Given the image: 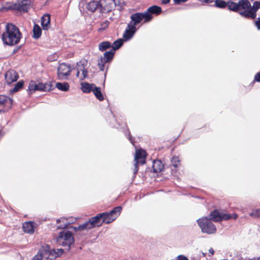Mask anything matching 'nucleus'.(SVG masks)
I'll use <instances>...</instances> for the list:
<instances>
[{
  "mask_svg": "<svg viewBox=\"0 0 260 260\" xmlns=\"http://www.w3.org/2000/svg\"><path fill=\"white\" fill-rule=\"evenodd\" d=\"M115 52L113 50L106 52L103 56L108 62L110 61L113 58Z\"/></svg>",
  "mask_w": 260,
  "mask_h": 260,
  "instance_id": "7c9ffc66",
  "label": "nucleus"
},
{
  "mask_svg": "<svg viewBox=\"0 0 260 260\" xmlns=\"http://www.w3.org/2000/svg\"><path fill=\"white\" fill-rule=\"evenodd\" d=\"M40 253L42 255V258L44 260L49 259L50 247L48 245L43 246L39 250Z\"/></svg>",
  "mask_w": 260,
  "mask_h": 260,
  "instance_id": "6ab92c4d",
  "label": "nucleus"
},
{
  "mask_svg": "<svg viewBox=\"0 0 260 260\" xmlns=\"http://www.w3.org/2000/svg\"><path fill=\"white\" fill-rule=\"evenodd\" d=\"M146 156V153L145 151L142 149L137 150L135 156V162H137L138 164H140L144 165L145 164V158Z\"/></svg>",
  "mask_w": 260,
  "mask_h": 260,
  "instance_id": "4468645a",
  "label": "nucleus"
},
{
  "mask_svg": "<svg viewBox=\"0 0 260 260\" xmlns=\"http://www.w3.org/2000/svg\"><path fill=\"white\" fill-rule=\"evenodd\" d=\"M248 260H260V257H258L257 258H253V259H248Z\"/></svg>",
  "mask_w": 260,
  "mask_h": 260,
  "instance_id": "5fc2aeb1",
  "label": "nucleus"
},
{
  "mask_svg": "<svg viewBox=\"0 0 260 260\" xmlns=\"http://www.w3.org/2000/svg\"><path fill=\"white\" fill-rule=\"evenodd\" d=\"M37 90L49 91L51 89V85L50 82H47L45 84L39 83L37 84Z\"/></svg>",
  "mask_w": 260,
  "mask_h": 260,
  "instance_id": "4be33fe9",
  "label": "nucleus"
},
{
  "mask_svg": "<svg viewBox=\"0 0 260 260\" xmlns=\"http://www.w3.org/2000/svg\"><path fill=\"white\" fill-rule=\"evenodd\" d=\"M177 260H189L186 256L180 255L177 256Z\"/></svg>",
  "mask_w": 260,
  "mask_h": 260,
  "instance_id": "49530a36",
  "label": "nucleus"
},
{
  "mask_svg": "<svg viewBox=\"0 0 260 260\" xmlns=\"http://www.w3.org/2000/svg\"><path fill=\"white\" fill-rule=\"evenodd\" d=\"M145 13L149 16L150 17V21L152 19V14H155L156 15H158L161 12V9L160 7L154 5L151 7H150L148 8L146 11L145 12Z\"/></svg>",
  "mask_w": 260,
  "mask_h": 260,
  "instance_id": "dca6fc26",
  "label": "nucleus"
},
{
  "mask_svg": "<svg viewBox=\"0 0 260 260\" xmlns=\"http://www.w3.org/2000/svg\"><path fill=\"white\" fill-rule=\"evenodd\" d=\"M122 210V207L117 206L115 207L111 212L101 213L102 215V221L106 224L113 222L119 215Z\"/></svg>",
  "mask_w": 260,
  "mask_h": 260,
  "instance_id": "0eeeda50",
  "label": "nucleus"
},
{
  "mask_svg": "<svg viewBox=\"0 0 260 260\" xmlns=\"http://www.w3.org/2000/svg\"><path fill=\"white\" fill-rule=\"evenodd\" d=\"M123 40L122 39H118L114 42L113 45H111L112 50L115 52V50L118 49L122 45Z\"/></svg>",
  "mask_w": 260,
  "mask_h": 260,
  "instance_id": "2f4dec72",
  "label": "nucleus"
},
{
  "mask_svg": "<svg viewBox=\"0 0 260 260\" xmlns=\"http://www.w3.org/2000/svg\"><path fill=\"white\" fill-rule=\"evenodd\" d=\"M137 31L136 27L132 25V22L129 23L123 35V37L125 41L131 39Z\"/></svg>",
  "mask_w": 260,
  "mask_h": 260,
  "instance_id": "ddd939ff",
  "label": "nucleus"
},
{
  "mask_svg": "<svg viewBox=\"0 0 260 260\" xmlns=\"http://www.w3.org/2000/svg\"><path fill=\"white\" fill-rule=\"evenodd\" d=\"M56 241L58 244L67 246L69 249L71 246L74 243V238L71 232L64 230L58 233Z\"/></svg>",
  "mask_w": 260,
  "mask_h": 260,
  "instance_id": "f03ea898",
  "label": "nucleus"
},
{
  "mask_svg": "<svg viewBox=\"0 0 260 260\" xmlns=\"http://www.w3.org/2000/svg\"><path fill=\"white\" fill-rule=\"evenodd\" d=\"M227 7L230 10L233 11H239L238 3H236L231 1H229L227 3Z\"/></svg>",
  "mask_w": 260,
  "mask_h": 260,
  "instance_id": "c756f323",
  "label": "nucleus"
},
{
  "mask_svg": "<svg viewBox=\"0 0 260 260\" xmlns=\"http://www.w3.org/2000/svg\"><path fill=\"white\" fill-rule=\"evenodd\" d=\"M172 165L175 167H177L180 164V160L178 157L174 156L171 160Z\"/></svg>",
  "mask_w": 260,
  "mask_h": 260,
  "instance_id": "e433bc0d",
  "label": "nucleus"
},
{
  "mask_svg": "<svg viewBox=\"0 0 260 260\" xmlns=\"http://www.w3.org/2000/svg\"><path fill=\"white\" fill-rule=\"evenodd\" d=\"M102 215L101 213L97 214L95 216L90 218L89 220L83 224L80 225L79 228L81 229H85L86 231L93 229L96 226H100L103 223Z\"/></svg>",
  "mask_w": 260,
  "mask_h": 260,
  "instance_id": "423d86ee",
  "label": "nucleus"
},
{
  "mask_svg": "<svg viewBox=\"0 0 260 260\" xmlns=\"http://www.w3.org/2000/svg\"><path fill=\"white\" fill-rule=\"evenodd\" d=\"M81 85L82 90L85 93H89L91 91H92L95 87L94 84L88 83H82Z\"/></svg>",
  "mask_w": 260,
  "mask_h": 260,
  "instance_id": "5701e85b",
  "label": "nucleus"
},
{
  "mask_svg": "<svg viewBox=\"0 0 260 260\" xmlns=\"http://www.w3.org/2000/svg\"><path fill=\"white\" fill-rule=\"evenodd\" d=\"M30 6L31 0H18L15 3L8 4V7L6 9L25 13L28 11Z\"/></svg>",
  "mask_w": 260,
  "mask_h": 260,
  "instance_id": "39448f33",
  "label": "nucleus"
},
{
  "mask_svg": "<svg viewBox=\"0 0 260 260\" xmlns=\"http://www.w3.org/2000/svg\"><path fill=\"white\" fill-rule=\"evenodd\" d=\"M209 252L211 254V255H213L214 253V250L212 248H210L209 249Z\"/></svg>",
  "mask_w": 260,
  "mask_h": 260,
  "instance_id": "603ef678",
  "label": "nucleus"
},
{
  "mask_svg": "<svg viewBox=\"0 0 260 260\" xmlns=\"http://www.w3.org/2000/svg\"><path fill=\"white\" fill-rule=\"evenodd\" d=\"M150 17L147 15L145 12L136 13L131 16V22L132 25L136 27V25L139 23H147L150 22Z\"/></svg>",
  "mask_w": 260,
  "mask_h": 260,
  "instance_id": "6e6552de",
  "label": "nucleus"
},
{
  "mask_svg": "<svg viewBox=\"0 0 260 260\" xmlns=\"http://www.w3.org/2000/svg\"><path fill=\"white\" fill-rule=\"evenodd\" d=\"M109 25V22L107 20L101 23V27L99 28L100 30H104Z\"/></svg>",
  "mask_w": 260,
  "mask_h": 260,
  "instance_id": "ea45409f",
  "label": "nucleus"
},
{
  "mask_svg": "<svg viewBox=\"0 0 260 260\" xmlns=\"http://www.w3.org/2000/svg\"><path fill=\"white\" fill-rule=\"evenodd\" d=\"M85 62V61L81 60L77 63L76 67V77L81 80H84L87 76L88 71L84 66Z\"/></svg>",
  "mask_w": 260,
  "mask_h": 260,
  "instance_id": "9b49d317",
  "label": "nucleus"
},
{
  "mask_svg": "<svg viewBox=\"0 0 260 260\" xmlns=\"http://www.w3.org/2000/svg\"><path fill=\"white\" fill-rule=\"evenodd\" d=\"M24 84V82L23 80L19 81L18 82H17L15 87L12 89L13 92H17L20 89H21Z\"/></svg>",
  "mask_w": 260,
  "mask_h": 260,
  "instance_id": "c9c22d12",
  "label": "nucleus"
},
{
  "mask_svg": "<svg viewBox=\"0 0 260 260\" xmlns=\"http://www.w3.org/2000/svg\"><path fill=\"white\" fill-rule=\"evenodd\" d=\"M215 5L219 8H224L227 6V3L221 0H216Z\"/></svg>",
  "mask_w": 260,
  "mask_h": 260,
  "instance_id": "f704fd0d",
  "label": "nucleus"
},
{
  "mask_svg": "<svg viewBox=\"0 0 260 260\" xmlns=\"http://www.w3.org/2000/svg\"><path fill=\"white\" fill-rule=\"evenodd\" d=\"M37 84L34 81H31L28 85V90L30 92H34L37 90Z\"/></svg>",
  "mask_w": 260,
  "mask_h": 260,
  "instance_id": "473e14b6",
  "label": "nucleus"
},
{
  "mask_svg": "<svg viewBox=\"0 0 260 260\" xmlns=\"http://www.w3.org/2000/svg\"><path fill=\"white\" fill-rule=\"evenodd\" d=\"M57 223V228L60 229H64L68 227L69 225L68 224L67 218L64 217H61L56 220Z\"/></svg>",
  "mask_w": 260,
  "mask_h": 260,
  "instance_id": "b1692460",
  "label": "nucleus"
},
{
  "mask_svg": "<svg viewBox=\"0 0 260 260\" xmlns=\"http://www.w3.org/2000/svg\"><path fill=\"white\" fill-rule=\"evenodd\" d=\"M250 216L252 217H260V209L253 210L250 213Z\"/></svg>",
  "mask_w": 260,
  "mask_h": 260,
  "instance_id": "4c0bfd02",
  "label": "nucleus"
},
{
  "mask_svg": "<svg viewBox=\"0 0 260 260\" xmlns=\"http://www.w3.org/2000/svg\"><path fill=\"white\" fill-rule=\"evenodd\" d=\"M110 47H111V44L107 41L103 42L99 45V49L101 51H104Z\"/></svg>",
  "mask_w": 260,
  "mask_h": 260,
  "instance_id": "c85d7f7f",
  "label": "nucleus"
},
{
  "mask_svg": "<svg viewBox=\"0 0 260 260\" xmlns=\"http://www.w3.org/2000/svg\"><path fill=\"white\" fill-rule=\"evenodd\" d=\"M80 226V225L78 226L77 227H76V226H71V228H73L74 230L75 231H80V232H86V230L85 229H79V228Z\"/></svg>",
  "mask_w": 260,
  "mask_h": 260,
  "instance_id": "c03bdc74",
  "label": "nucleus"
},
{
  "mask_svg": "<svg viewBox=\"0 0 260 260\" xmlns=\"http://www.w3.org/2000/svg\"><path fill=\"white\" fill-rule=\"evenodd\" d=\"M72 68L70 66L64 63H60L57 69V75L59 79H67L70 75Z\"/></svg>",
  "mask_w": 260,
  "mask_h": 260,
  "instance_id": "1a4fd4ad",
  "label": "nucleus"
},
{
  "mask_svg": "<svg viewBox=\"0 0 260 260\" xmlns=\"http://www.w3.org/2000/svg\"><path fill=\"white\" fill-rule=\"evenodd\" d=\"M102 7L101 4L98 1H91L87 4L86 8L89 11L93 12L98 9H100Z\"/></svg>",
  "mask_w": 260,
  "mask_h": 260,
  "instance_id": "a211bd4d",
  "label": "nucleus"
},
{
  "mask_svg": "<svg viewBox=\"0 0 260 260\" xmlns=\"http://www.w3.org/2000/svg\"><path fill=\"white\" fill-rule=\"evenodd\" d=\"M12 105V100L6 95H0V112H4L10 109Z\"/></svg>",
  "mask_w": 260,
  "mask_h": 260,
  "instance_id": "f8f14e48",
  "label": "nucleus"
},
{
  "mask_svg": "<svg viewBox=\"0 0 260 260\" xmlns=\"http://www.w3.org/2000/svg\"><path fill=\"white\" fill-rule=\"evenodd\" d=\"M255 25L258 29H260V18L255 22Z\"/></svg>",
  "mask_w": 260,
  "mask_h": 260,
  "instance_id": "8fccbe9b",
  "label": "nucleus"
},
{
  "mask_svg": "<svg viewBox=\"0 0 260 260\" xmlns=\"http://www.w3.org/2000/svg\"><path fill=\"white\" fill-rule=\"evenodd\" d=\"M107 62H108V61H106V60L103 56H102L99 60L98 66L101 71H104L105 68V64Z\"/></svg>",
  "mask_w": 260,
  "mask_h": 260,
  "instance_id": "72a5a7b5",
  "label": "nucleus"
},
{
  "mask_svg": "<svg viewBox=\"0 0 260 260\" xmlns=\"http://www.w3.org/2000/svg\"><path fill=\"white\" fill-rule=\"evenodd\" d=\"M19 76L17 73L14 70H9L5 75V79L8 84H10L15 82L18 79Z\"/></svg>",
  "mask_w": 260,
  "mask_h": 260,
  "instance_id": "2eb2a0df",
  "label": "nucleus"
},
{
  "mask_svg": "<svg viewBox=\"0 0 260 260\" xmlns=\"http://www.w3.org/2000/svg\"><path fill=\"white\" fill-rule=\"evenodd\" d=\"M138 165V164H137V162H135V164H134L135 168L133 170V173L135 175L137 173L138 170H139Z\"/></svg>",
  "mask_w": 260,
  "mask_h": 260,
  "instance_id": "a18cd8bd",
  "label": "nucleus"
},
{
  "mask_svg": "<svg viewBox=\"0 0 260 260\" xmlns=\"http://www.w3.org/2000/svg\"><path fill=\"white\" fill-rule=\"evenodd\" d=\"M152 167L154 172L155 173L160 172L164 168L162 162L158 160L153 161Z\"/></svg>",
  "mask_w": 260,
  "mask_h": 260,
  "instance_id": "393cba45",
  "label": "nucleus"
},
{
  "mask_svg": "<svg viewBox=\"0 0 260 260\" xmlns=\"http://www.w3.org/2000/svg\"><path fill=\"white\" fill-rule=\"evenodd\" d=\"M41 24L44 30H48L50 27V15L45 14L42 17Z\"/></svg>",
  "mask_w": 260,
  "mask_h": 260,
  "instance_id": "f3484780",
  "label": "nucleus"
},
{
  "mask_svg": "<svg viewBox=\"0 0 260 260\" xmlns=\"http://www.w3.org/2000/svg\"><path fill=\"white\" fill-rule=\"evenodd\" d=\"M68 225L75 222L76 221V219L74 217H69L67 218Z\"/></svg>",
  "mask_w": 260,
  "mask_h": 260,
  "instance_id": "79ce46f5",
  "label": "nucleus"
},
{
  "mask_svg": "<svg viewBox=\"0 0 260 260\" xmlns=\"http://www.w3.org/2000/svg\"><path fill=\"white\" fill-rule=\"evenodd\" d=\"M203 1H204V2H206V3H211L212 2V0H202Z\"/></svg>",
  "mask_w": 260,
  "mask_h": 260,
  "instance_id": "864d4df0",
  "label": "nucleus"
},
{
  "mask_svg": "<svg viewBox=\"0 0 260 260\" xmlns=\"http://www.w3.org/2000/svg\"><path fill=\"white\" fill-rule=\"evenodd\" d=\"M254 80L257 82H260V72L255 75Z\"/></svg>",
  "mask_w": 260,
  "mask_h": 260,
  "instance_id": "de8ad7c7",
  "label": "nucleus"
},
{
  "mask_svg": "<svg viewBox=\"0 0 260 260\" xmlns=\"http://www.w3.org/2000/svg\"><path fill=\"white\" fill-rule=\"evenodd\" d=\"M212 221L218 222L222 220H227L231 219H236L238 217L237 214H227L223 211L217 210L212 211L208 217Z\"/></svg>",
  "mask_w": 260,
  "mask_h": 260,
  "instance_id": "20e7f679",
  "label": "nucleus"
},
{
  "mask_svg": "<svg viewBox=\"0 0 260 260\" xmlns=\"http://www.w3.org/2000/svg\"><path fill=\"white\" fill-rule=\"evenodd\" d=\"M54 250L56 252V257L60 256L63 253V250L62 249H54Z\"/></svg>",
  "mask_w": 260,
  "mask_h": 260,
  "instance_id": "a19ab883",
  "label": "nucleus"
},
{
  "mask_svg": "<svg viewBox=\"0 0 260 260\" xmlns=\"http://www.w3.org/2000/svg\"><path fill=\"white\" fill-rule=\"evenodd\" d=\"M187 0H174L175 4H180L181 3H184L186 2Z\"/></svg>",
  "mask_w": 260,
  "mask_h": 260,
  "instance_id": "09e8293b",
  "label": "nucleus"
},
{
  "mask_svg": "<svg viewBox=\"0 0 260 260\" xmlns=\"http://www.w3.org/2000/svg\"><path fill=\"white\" fill-rule=\"evenodd\" d=\"M42 34V30L40 27L37 25L35 24L33 28V37L35 39H38L39 38Z\"/></svg>",
  "mask_w": 260,
  "mask_h": 260,
  "instance_id": "a878e982",
  "label": "nucleus"
},
{
  "mask_svg": "<svg viewBox=\"0 0 260 260\" xmlns=\"http://www.w3.org/2000/svg\"><path fill=\"white\" fill-rule=\"evenodd\" d=\"M34 222H25L23 224V229L24 232L32 234L34 232Z\"/></svg>",
  "mask_w": 260,
  "mask_h": 260,
  "instance_id": "412c9836",
  "label": "nucleus"
},
{
  "mask_svg": "<svg viewBox=\"0 0 260 260\" xmlns=\"http://www.w3.org/2000/svg\"><path fill=\"white\" fill-rule=\"evenodd\" d=\"M21 38V33L16 26L8 24L6 26V31L2 35V40L4 44L13 46L18 44Z\"/></svg>",
  "mask_w": 260,
  "mask_h": 260,
  "instance_id": "f257e3e1",
  "label": "nucleus"
},
{
  "mask_svg": "<svg viewBox=\"0 0 260 260\" xmlns=\"http://www.w3.org/2000/svg\"><path fill=\"white\" fill-rule=\"evenodd\" d=\"M56 258V252L54 249H50L49 251V259L52 260Z\"/></svg>",
  "mask_w": 260,
  "mask_h": 260,
  "instance_id": "58836bf2",
  "label": "nucleus"
},
{
  "mask_svg": "<svg viewBox=\"0 0 260 260\" xmlns=\"http://www.w3.org/2000/svg\"><path fill=\"white\" fill-rule=\"evenodd\" d=\"M129 140H130L132 144H133V141H132V138H131V137L129 138Z\"/></svg>",
  "mask_w": 260,
  "mask_h": 260,
  "instance_id": "6e6d98bb",
  "label": "nucleus"
},
{
  "mask_svg": "<svg viewBox=\"0 0 260 260\" xmlns=\"http://www.w3.org/2000/svg\"><path fill=\"white\" fill-rule=\"evenodd\" d=\"M170 0H161L162 4H167L170 2Z\"/></svg>",
  "mask_w": 260,
  "mask_h": 260,
  "instance_id": "3c124183",
  "label": "nucleus"
},
{
  "mask_svg": "<svg viewBox=\"0 0 260 260\" xmlns=\"http://www.w3.org/2000/svg\"><path fill=\"white\" fill-rule=\"evenodd\" d=\"M239 11L243 10L244 11H250L251 8V4L247 0H240L238 2Z\"/></svg>",
  "mask_w": 260,
  "mask_h": 260,
  "instance_id": "aec40b11",
  "label": "nucleus"
},
{
  "mask_svg": "<svg viewBox=\"0 0 260 260\" xmlns=\"http://www.w3.org/2000/svg\"><path fill=\"white\" fill-rule=\"evenodd\" d=\"M33 260H44L42 258V255L40 253V251H39L38 254L36 255L34 258Z\"/></svg>",
  "mask_w": 260,
  "mask_h": 260,
  "instance_id": "37998d69",
  "label": "nucleus"
},
{
  "mask_svg": "<svg viewBox=\"0 0 260 260\" xmlns=\"http://www.w3.org/2000/svg\"><path fill=\"white\" fill-rule=\"evenodd\" d=\"M93 94L95 97L100 101L104 100V97L101 91L100 87H95L93 90L92 91Z\"/></svg>",
  "mask_w": 260,
  "mask_h": 260,
  "instance_id": "cd10ccee",
  "label": "nucleus"
},
{
  "mask_svg": "<svg viewBox=\"0 0 260 260\" xmlns=\"http://www.w3.org/2000/svg\"><path fill=\"white\" fill-rule=\"evenodd\" d=\"M56 87L60 90L67 91L69 89V85L67 82H58L56 84Z\"/></svg>",
  "mask_w": 260,
  "mask_h": 260,
  "instance_id": "bb28decb",
  "label": "nucleus"
},
{
  "mask_svg": "<svg viewBox=\"0 0 260 260\" xmlns=\"http://www.w3.org/2000/svg\"><path fill=\"white\" fill-rule=\"evenodd\" d=\"M198 224L204 233L212 234L216 232L215 225L208 217H204L197 220Z\"/></svg>",
  "mask_w": 260,
  "mask_h": 260,
  "instance_id": "7ed1b4c3",
  "label": "nucleus"
},
{
  "mask_svg": "<svg viewBox=\"0 0 260 260\" xmlns=\"http://www.w3.org/2000/svg\"><path fill=\"white\" fill-rule=\"evenodd\" d=\"M3 8L0 5V11L2 10Z\"/></svg>",
  "mask_w": 260,
  "mask_h": 260,
  "instance_id": "4d7b16f0",
  "label": "nucleus"
},
{
  "mask_svg": "<svg viewBox=\"0 0 260 260\" xmlns=\"http://www.w3.org/2000/svg\"><path fill=\"white\" fill-rule=\"evenodd\" d=\"M260 9V2L255 1L253 3V6L250 8V11H243L240 12V15L245 17H251L253 19L256 17V12Z\"/></svg>",
  "mask_w": 260,
  "mask_h": 260,
  "instance_id": "9d476101",
  "label": "nucleus"
}]
</instances>
